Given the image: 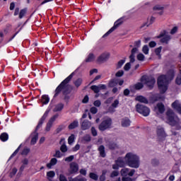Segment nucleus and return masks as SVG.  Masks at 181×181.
Returning <instances> with one entry per match:
<instances>
[{
  "mask_svg": "<svg viewBox=\"0 0 181 181\" xmlns=\"http://www.w3.org/2000/svg\"><path fill=\"white\" fill-rule=\"evenodd\" d=\"M64 108V105L63 103H59L55 105L54 108L53 109L54 112H59V111H62Z\"/></svg>",
  "mask_w": 181,
  "mask_h": 181,
  "instance_id": "393cba45",
  "label": "nucleus"
},
{
  "mask_svg": "<svg viewBox=\"0 0 181 181\" xmlns=\"http://www.w3.org/2000/svg\"><path fill=\"white\" fill-rule=\"evenodd\" d=\"M175 83L176 84H177L178 86H180L181 84V76H178L175 80Z\"/></svg>",
  "mask_w": 181,
  "mask_h": 181,
  "instance_id": "e2e57ef3",
  "label": "nucleus"
},
{
  "mask_svg": "<svg viewBox=\"0 0 181 181\" xmlns=\"http://www.w3.org/2000/svg\"><path fill=\"white\" fill-rule=\"evenodd\" d=\"M118 175H119V173H118V171H113V172L110 174V177H117V176H118Z\"/></svg>",
  "mask_w": 181,
  "mask_h": 181,
  "instance_id": "680f3d73",
  "label": "nucleus"
},
{
  "mask_svg": "<svg viewBox=\"0 0 181 181\" xmlns=\"http://www.w3.org/2000/svg\"><path fill=\"white\" fill-rule=\"evenodd\" d=\"M63 129H64V126H63V125L59 126L56 129L57 134H60V132H62V131H63Z\"/></svg>",
  "mask_w": 181,
  "mask_h": 181,
  "instance_id": "603ef678",
  "label": "nucleus"
},
{
  "mask_svg": "<svg viewBox=\"0 0 181 181\" xmlns=\"http://www.w3.org/2000/svg\"><path fill=\"white\" fill-rule=\"evenodd\" d=\"M108 59H110V53L104 52L98 57V62L99 63H105Z\"/></svg>",
  "mask_w": 181,
  "mask_h": 181,
  "instance_id": "ddd939ff",
  "label": "nucleus"
},
{
  "mask_svg": "<svg viewBox=\"0 0 181 181\" xmlns=\"http://www.w3.org/2000/svg\"><path fill=\"white\" fill-rule=\"evenodd\" d=\"M112 124V120L111 118H107L101 122L98 128L100 131H105V129H108V128L111 127Z\"/></svg>",
  "mask_w": 181,
  "mask_h": 181,
  "instance_id": "6e6552de",
  "label": "nucleus"
},
{
  "mask_svg": "<svg viewBox=\"0 0 181 181\" xmlns=\"http://www.w3.org/2000/svg\"><path fill=\"white\" fill-rule=\"evenodd\" d=\"M179 28L177 26H175L170 32V35H175L178 30Z\"/></svg>",
  "mask_w": 181,
  "mask_h": 181,
  "instance_id": "864d4df0",
  "label": "nucleus"
},
{
  "mask_svg": "<svg viewBox=\"0 0 181 181\" xmlns=\"http://www.w3.org/2000/svg\"><path fill=\"white\" fill-rule=\"evenodd\" d=\"M142 52L144 53V54H148L149 53V47H148V45H144L142 48Z\"/></svg>",
  "mask_w": 181,
  "mask_h": 181,
  "instance_id": "a19ab883",
  "label": "nucleus"
},
{
  "mask_svg": "<svg viewBox=\"0 0 181 181\" xmlns=\"http://www.w3.org/2000/svg\"><path fill=\"white\" fill-rule=\"evenodd\" d=\"M90 131L93 136H97V129L95 127H92Z\"/></svg>",
  "mask_w": 181,
  "mask_h": 181,
  "instance_id": "052dcab7",
  "label": "nucleus"
},
{
  "mask_svg": "<svg viewBox=\"0 0 181 181\" xmlns=\"http://www.w3.org/2000/svg\"><path fill=\"white\" fill-rule=\"evenodd\" d=\"M136 100L139 103H143L144 104H148V99L142 95L136 97Z\"/></svg>",
  "mask_w": 181,
  "mask_h": 181,
  "instance_id": "b1692460",
  "label": "nucleus"
},
{
  "mask_svg": "<svg viewBox=\"0 0 181 181\" xmlns=\"http://www.w3.org/2000/svg\"><path fill=\"white\" fill-rule=\"evenodd\" d=\"M21 163L23 165L20 168V172H23L24 169L29 165V160L28 158H24L22 160Z\"/></svg>",
  "mask_w": 181,
  "mask_h": 181,
  "instance_id": "412c9836",
  "label": "nucleus"
},
{
  "mask_svg": "<svg viewBox=\"0 0 181 181\" xmlns=\"http://www.w3.org/2000/svg\"><path fill=\"white\" fill-rule=\"evenodd\" d=\"M74 142V134H71L68 139V144L71 145Z\"/></svg>",
  "mask_w": 181,
  "mask_h": 181,
  "instance_id": "c03bdc74",
  "label": "nucleus"
},
{
  "mask_svg": "<svg viewBox=\"0 0 181 181\" xmlns=\"http://www.w3.org/2000/svg\"><path fill=\"white\" fill-rule=\"evenodd\" d=\"M54 158H62V153L60 152V151L57 150L55 152V154H54L53 156Z\"/></svg>",
  "mask_w": 181,
  "mask_h": 181,
  "instance_id": "6e6d98bb",
  "label": "nucleus"
},
{
  "mask_svg": "<svg viewBox=\"0 0 181 181\" xmlns=\"http://www.w3.org/2000/svg\"><path fill=\"white\" fill-rule=\"evenodd\" d=\"M90 141H91V136H90L89 134L85 135L81 140V142H83V144H87V142H90Z\"/></svg>",
  "mask_w": 181,
  "mask_h": 181,
  "instance_id": "cd10ccee",
  "label": "nucleus"
},
{
  "mask_svg": "<svg viewBox=\"0 0 181 181\" xmlns=\"http://www.w3.org/2000/svg\"><path fill=\"white\" fill-rule=\"evenodd\" d=\"M153 22H155V17L151 16L150 18L147 19V22L142 24L141 28L142 29V28H145V26H150V25H152Z\"/></svg>",
  "mask_w": 181,
  "mask_h": 181,
  "instance_id": "f3484780",
  "label": "nucleus"
},
{
  "mask_svg": "<svg viewBox=\"0 0 181 181\" xmlns=\"http://www.w3.org/2000/svg\"><path fill=\"white\" fill-rule=\"evenodd\" d=\"M94 59H95V57L93 54H90L86 59V62L87 63H90L91 62H94Z\"/></svg>",
  "mask_w": 181,
  "mask_h": 181,
  "instance_id": "c9c22d12",
  "label": "nucleus"
},
{
  "mask_svg": "<svg viewBox=\"0 0 181 181\" xmlns=\"http://www.w3.org/2000/svg\"><path fill=\"white\" fill-rule=\"evenodd\" d=\"M163 6H159V5H156L153 7L154 11H163Z\"/></svg>",
  "mask_w": 181,
  "mask_h": 181,
  "instance_id": "13d9d810",
  "label": "nucleus"
},
{
  "mask_svg": "<svg viewBox=\"0 0 181 181\" xmlns=\"http://www.w3.org/2000/svg\"><path fill=\"white\" fill-rule=\"evenodd\" d=\"M126 165L129 168L138 169L139 168V156L135 153L129 152L124 156Z\"/></svg>",
  "mask_w": 181,
  "mask_h": 181,
  "instance_id": "f03ea898",
  "label": "nucleus"
},
{
  "mask_svg": "<svg viewBox=\"0 0 181 181\" xmlns=\"http://www.w3.org/2000/svg\"><path fill=\"white\" fill-rule=\"evenodd\" d=\"M141 83H143V84H146L148 88H153V86H155L156 80H155V78L152 76H144L141 77Z\"/></svg>",
  "mask_w": 181,
  "mask_h": 181,
  "instance_id": "423d86ee",
  "label": "nucleus"
},
{
  "mask_svg": "<svg viewBox=\"0 0 181 181\" xmlns=\"http://www.w3.org/2000/svg\"><path fill=\"white\" fill-rule=\"evenodd\" d=\"M136 90H141V88H144V83H138L135 85Z\"/></svg>",
  "mask_w": 181,
  "mask_h": 181,
  "instance_id": "8fccbe9b",
  "label": "nucleus"
},
{
  "mask_svg": "<svg viewBox=\"0 0 181 181\" xmlns=\"http://www.w3.org/2000/svg\"><path fill=\"white\" fill-rule=\"evenodd\" d=\"M172 107L174 108V110H176V111L179 112L181 110V103L179 102V100H175L172 103Z\"/></svg>",
  "mask_w": 181,
  "mask_h": 181,
  "instance_id": "6ab92c4d",
  "label": "nucleus"
},
{
  "mask_svg": "<svg viewBox=\"0 0 181 181\" xmlns=\"http://www.w3.org/2000/svg\"><path fill=\"white\" fill-rule=\"evenodd\" d=\"M107 147L109 148V149H112V150L118 149V144L114 142H110L107 144Z\"/></svg>",
  "mask_w": 181,
  "mask_h": 181,
  "instance_id": "c756f323",
  "label": "nucleus"
},
{
  "mask_svg": "<svg viewBox=\"0 0 181 181\" xmlns=\"http://www.w3.org/2000/svg\"><path fill=\"white\" fill-rule=\"evenodd\" d=\"M82 83H83V79L81 78H78L74 81V84L75 87H76V88H78V87L81 86Z\"/></svg>",
  "mask_w": 181,
  "mask_h": 181,
  "instance_id": "c85d7f7f",
  "label": "nucleus"
},
{
  "mask_svg": "<svg viewBox=\"0 0 181 181\" xmlns=\"http://www.w3.org/2000/svg\"><path fill=\"white\" fill-rule=\"evenodd\" d=\"M175 77V71L170 69L168 71L167 75H161L158 76L157 83L160 93H163L168 90V84L169 81H172Z\"/></svg>",
  "mask_w": 181,
  "mask_h": 181,
  "instance_id": "f257e3e1",
  "label": "nucleus"
},
{
  "mask_svg": "<svg viewBox=\"0 0 181 181\" xmlns=\"http://www.w3.org/2000/svg\"><path fill=\"white\" fill-rule=\"evenodd\" d=\"M129 63H134L135 62V55H130L129 56Z\"/></svg>",
  "mask_w": 181,
  "mask_h": 181,
  "instance_id": "774afa93",
  "label": "nucleus"
},
{
  "mask_svg": "<svg viewBox=\"0 0 181 181\" xmlns=\"http://www.w3.org/2000/svg\"><path fill=\"white\" fill-rule=\"evenodd\" d=\"M129 172V169L128 168H122L120 171L122 176H128Z\"/></svg>",
  "mask_w": 181,
  "mask_h": 181,
  "instance_id": "72a5a7b5",
  "label": "nucleus"
},
{
  "mask_svg": "<svg viewBox=\"0 0 181 181\" xmlns=\"http://www.w3.org/2000/svg\"><path fill=\"white\" fill-rule=\"evenodd\" d=\"M42 104H48L49 101H50V99L49 98V96L44 95L42 96V100H41Z\"/></svg>",
  "mask_w": 181,
  "mask_h": 181,
  "instance_id": "7c9ffc66",
  "label": "nucleus"
},
{
  "mask_svg": "<svg viewBox=\"0 0 181 181\" xmlns=\"http://www.w3.org/2000/svg\"><path fill=\"white\" fill-rule=\"evenodd\" d=\"M137 59L139 60V62H144V60H145V55L142 53L139 54L137 55Z\"/></svg>",
  "mask_w": 181,
  "mask_h": 181,
  "instance_id": "79ce46f5",
  "label": "nucleus"
},
{
  "mask_svg": "<svg viewBox=\"0 0 181 181\" xmlns=\"http://www.w3.org/2000/svg\"><path fill=\"white\" fill-rule=\"evenodd\" d=\"M60 151H62L64 153L67 152V146L65 144H62L60 147Z\"/></svg>",
  "mask_w": 181,
  "mask_h": 181,
  "instance_id": "49530a36",
  "label": "nucleus"
},
{
  "mask_svg": "<svg viewBox=\"0 0 181 181\" xmlns=\"http://www.w3.org/2000/svg\"><path fill=\"white\" fill-rule=\"evenodd\" d=\"M59 180L60 181H67V178L64 175H59Z\"/></svg>",
  "mask_w": 181,
  "mask_h": 181,
  "instance_id": "338daca9",
  "label": "nucleus"
},
{
  "mask_svg": "<svg viewBox=\"0 0 181 181\" xmlns=\"http://www.w3.org/2000/svg\"><path fill=\"white\" fill-rule=\"evenodd\" d=\"M157 135L160 141H162V139H163V138L166 136V134L165 133V130H163V128L158 127Z\"/></svg>",
  "mask_w": 181,
  "mask_h": 181,
  "instance_id": "4468645a",
  "label": "nucleus"
},
{
  "mask_svg": "<svg viewBox=\"0 0 181 181\" xmlns=\"http://www.w3.org/2000/svg\"><path fill=\"white\" fill-rule=\"evenodd\" d=\"M48 115L49 110H47L40 119L37 126L36 127L35 131L31 134L30 145H35L36 142H37V139H39V134L36 132V131H37V129H40L42 127V125H43V122H45V119L47 118Z\"/></svg>",
  "mask_w": 181,
  "mask_h": 181,
  "instance_id": "20e7f679",
  "label": "nucleus"
},
{
  "mask_svg": "<svg viewBox=\"0 0 181 181\" xmlns=\"http://www.w3.org/2000/svg\"><path fill=\"white\" fill-rule=\"evenodd\" d=\"M160 52H162V47H159L155 49V53L159 59H160Z\"/></svg>",
  "mask_w": 181,
  "mask_h": 181,
  "instance_id": "58836bf2",
  "label": "nucleus"
},
{
  "mask_svg": "<svg viewBox=\"0 0 181 181\" xmlns=\"http://www.w3.org/2000/svg\"><path fill=\"white\" fill-rule=\"evenodd\" d=\"M158 37V38L161 37V39L160 40V42H161V43H165V45H168V43H169V40L172 39L170 35L166 34V31H163V33H160Z\"/></svg>",
  "mask_w": 181,
  "mask_h": 181,
  "instance_id": "9b49d317",
  "label": "nucleus"
},
{
  "mask_svg": "<svg viewBox=\"0 0 181 181\" xmlns=\"http://www.w3.org/2000/svg\"><path fill=\"white\" fill-rule=\"evenodd\" d=\"M18 172V169L16 168H14L12 169V171L10 173V177H13L15 175H16V173Z\"/></svg>",
  "mask_w": 181,
  "mask_h": 181,
  "instance_id": "09e8293b",
  "label": "nucleus"
},
{
  "mask_svg": "<svg viewBox=\"0 0 181 181\" xmlns=\"http://www.w3.org/2000/svg\"><path fill=\"white\" fill-rule=\"evenodd\" d=\"M73 78V74L69 75L64 81H63L61 84L55 90V95L54 97H56L59 93H60L62 90L64 94H70L71 93V90H73V87L67 84L70 80Z\"/></svg>",
  "mask_w": 181,
  "mask_h": 181,
  "instance_id": "7ed1b4c3",
  "label": "nucleus"
},
{
  "mask_svg": "<svg viewBox=\"0 0 181 181\" xmlns=\"http://www.w3.org/2000/svg\"><path fill=\"white\" fill-rule=\"evenodd\" d=\"M90 90L94 91L95 94H98V93H100V88L98 87V86L93 85L90 86Z\"/></svg>",
  "mask_w": 181,
  "mask_h": 181,
  "instance_id": "473e14b6",
  "label": "nucleus"
},
{
  "mask_svg": "<svg viewBox=\"0 0 181 181\" xmlns=\"http://www.w3.org/2000/svg\"><path fill=\"white\" fill-rule=\"evenodd\" d=\"M8 134H6V133H2L0 135V139L3 142H6V141H8Z\"/></svg>",
  "mask_w": 181,
  "mask_h": 181,
  "instance_id": "2f4dec72",
  "label": "nucleus"
},
{
  "mask_svg": "<svg viewBox=\"0 0 181 181\" xmlns=\"http://www.w3.org/2000/svg\"><path fill=\"white\" fill-rule=\"evenodd\" d=\"M98 151L101 158H105V156H106L105 147L103 145L100 146L98 148Z\"/></svg>",
  "mask_w": 181,
  "mask_h": 181,
  "instance_id": "aec40b11",
  "label": "nucleus"
},
{
  "mask_svg": "<svg viewBox=\"0 0 181 181\" xmlns=\"http://www.w3.org/2000/svg\"><path fill=\"white\" fill-rule=\"evenodd\" d=\"M74 159V156H70L65 158V162H71Z\"/></svg>",
  "mask_w": 181,
  "mask_h": 181,
  "instance_id": "bf43d9fd",
  "label": "nucleus"
},
{
  "mask_svg": "<svg viewBox=\"0 0 181 181\" xmlns=\"http://www.w3.org/2000/svg\"><path fill=\"white\" fill-rule=\"evenodd\" d=\"M116 163H117L119 168H124V166H125V165L127 164L125 160H124V158L121 157L117 158V160H116Z\"/></svg>",
  "mask_w": 181,
  "mask_h": 181,
  "instance_id": "5701e85b",
  "label": "nucleus"
},
{
  "mask_svg": "<svg viewBox=\"0 0 181 181\" xmlns=\"http://www.w3.org/2000/svg\"><path fill=\"white\" fill-rule=\"evenodd\" d=\"M75 181H87V179L81 175H78L76 177Z\"/></svg>",
  "mask_w": 181,
  "mask_h": 181,
  "instance_id": "37998d69",
  "label": "nucleus"
},
{
  "mask_svg": "<svg viewBox=\"0 0 181 181\" xmlns=\"http://www.w3.org/2000/svg\"><path fill=\"white\" fill-rule=\"evenodd\" d=\"M134 46L138 49V47H141V40H139L134 42Z\"/></svg>",
  "mask_w": 181,
  "mask_h": 181,
  "instance_id": "0e129e2a",
  "label": "nucleus"
},
{
  "mask_svg": "<svg viewBox=\"0 0 181 181\" xmlns=\"http://www.w3.org/2000/svg\"><path fill=\"white\" fill-rule=\"evenodd\" d=\"M131 69V62H128L124 66V70H125V71H128Z\"/></svg>",
  "mask_w": 181,
  "mask_h": 181,
  "instance_id": "de8ad7c7",
  "label": "nucleus"
},
{
  "mask_svg": "<svg viewBox=\"0 0 181 181\" xmlns=\"http://www.w3.org/2000/svg\"><path fill=\"white\" fill-rule=\"evenodd\" d=\"M77 127H78V121L74 120L69 125L68 128L69 129H74L75 128H77Z\"/></svg>",
  "mask_w": 181,
  "mask_h": 181,
  "instance_id": "a878e982",
  "label": "nucleus"
},
{
  "mask_svg": "<svg viewBox=\"0 0 181 181\" xmlns=\"http://www.w3.org/2000/svg\"><path fill=\"white\" fill-rule=\"evenodd\" d=\"M118 84V81L117 79H112L110 81L109 83V86L110 87H115Z\"/></svg>",
  "mask_w": 181,
  "mask_h": 181,
  "instance_id": "e433bc0d",
  "label": "nucleus"
},
{
  "mask_svg": "<svg viewBox=\"0 0 181 181\" xmlns=\"http://www.w3.org/2000/svg\"><path fill=\"white\" fill-rule=\"evenodd\" d=\"M124 76V71L119 70L115 74V77H122Z\"/></svg>",
  "mask_w": 181,
  "mask_h": 181,
  "instance_id": "3c124183",
  "label": "nucleus"
},
{
  "mask_svg": "<svg viewBox=\"0 0 181 181\" xmlns=\"http://www.w3.org/2000/svg\"><path fill=\"white\" fill-rule=\"evenodd\" d=\"M89 177L93 179V180H98V175L94 173H90L89 174Z\"/></svg>",
  "mask_w": 181,
  "mask_h": 181,
  "instance_id": "4c0bfd02",
  "label": "nucleus"
},
{
  "mask_svg": "<svg viewBox=\"0 0 181 181\" xmlns=\"http://www.w3.org/2000/svg\"><path fill=\"white\" fill-rule=\"evenodd\" d=\"M93 105H95V107H100V105H101V101H100V100H95V101L93 103Z\"/></svg>",
  "mask_w": 181,
  "mask_h": 181,
  "instance_id": "69168bd1",
  "label": "nucleus"
},
{
  "mask_svg": "<svg viewBox=\"0 0 181 181\" xmlns=\"http://www.w3.org/2000/svg\"><path fill=\"white\" fill-rule=\"evenodd\" d=\"M131 125V120L128 117H124L122 119V127L127 128Z\"/></svg>",
  "mask_w": 181,
  "mask_h": 181,
  "instance_id": "a211bd4d",
  "label": "nucleus"
},
{
  "mask_svg": "<svg viewBox=\"0 0 181 181\" xmlns=\"http://www.w3.org/2000/svg\"><path fill=\"white\" fill-rule=\"evenodd\" d=\"M119 104V100H115V101H114V103L112 104V107H113V108H117V107H118V105Z\"/></svg>",
  "mask_w": 181,
  "mask_h": 181,
  "instance_id": "4d7b16f0",
  "label": "nucleus"
},
{
  "mask_svg": "<svg viewBox=\"0 0 181 181\" xmlns=\"http://www.w3.org/2000/svg\"><path fill=\"white\" fill-rule=\"evenodd\" d=\"M90 127H91V122H89L88 120H84L81 124V129H83V131L89 129V128Z\"/></svg>",
  "mask_w": 181,
  "mask_h": 181,
  "instance_id": "2eb2a0df",
  "label": "nucleus"
},
{
  "mask_svg": "<svg viewBox=\"0 0 181 181\" xmlns=\"http://www.w3.org/2000/svg\"><path fill=\"white\" fill-rule=\"evenodd\" d=\"M57 158H53L50 160L49 163L47 164V168L48 169H52V166H54V165H57Z\"/></svg>",
  "mask_w": 181,
  "mask_h": 181,
  "instance_id": "4be33fe9",
  "label": "nucleus"
},
{
  "mask_svg": "<svg viewBox=\"0 0 181 181\" xmlns=\"http://www.w3.org/2000/svg\"><path fill=\"white\" fill-rule=\"evenodd\" d=\"M25 14H26V9L24 8L21 10L19 13V18L22 19V18H23V16H25Z\"/></svg>",
  "mask_w": 181,
  "mask_h": 181,
  "instance_id": "a18cd8bd",
  "label": "nucleus"
},
{
  "mask_svg": "<svg viewBox=\"0 0 181 181\" xmlns=\"http://www.w3.org/2000/svg\"><path fill=\"white\" fill-rule=\"evenodd\" d=\"M69 175H74L78 172V164L75 162H72L69 165Z\"/></svg>",
  "mask_w": 181,
  "mask_h": 181,
  "instance_id": "f8f14e48",
  "label": "nucleus"
},
{
  "mask_svg": "<svg viewBox=\"0 0 181 181\" xmlns=\"http://www.w3.org/2000/svg\"><path fill=\"white\" fill-rule=\"evenodd\" d=\"M167 115V119L169 124H170L172 127H175V125H177V124H179V117L176 115H175V112H173V110H168L166 112Z\"/></svg>",
  "mask_w": 181,
  "mask_h": 181,
  "instance_id": "39448f33",
  "label": "nucleus"
},
{
  "mask_svg": "<svg viewBox=\"0 0 181 181\" xmlns=\"http://www.w3.org/2000/svg\"><path fill=\"white\" fill-rule=\"evenodd\" d=\"M155 110L156 112H160V114H163L165 112V105L162 103H158L155 107Z\"/></svg>",
  "mask_w": 181,
  "mask_h": 181,
  "instance_id": "dca6fc26",
  "label": "nucleus"
},
{
  "mask_svg": "<svg viewBox=\"0 0 181 181\" xmlns=\"http://www.w3.org/2000/svg\"><path fill=\"white\" fill-rule=\"evenodd\" d=\"M90 111L91 112V114H97V112H98V109H97V107H92L90 109Z\"/></svg>",
  "mask_w": 181,
  "mask_h": 181,
  "instance_id": "5fc2aeb1",
  "label": "nucleus"
},
{
  "mask_svg": "<svg viewBox=\"0 0 181 181\" xmlns=\"http://www.w3.org/2000/svg\"><path fill=\"white\" fill-rule=\"evenodd\" d=\"M124 21H122V19H119L117 20L114 26L112 28H111L104 35L103 37H107V36H108L109 35H110V33H112V32H114V30H115V29H117V28H119V26H121V25H122V23Z\"/></svg>",
  "mask_w": 181,
  "mask_h": 181,
  "instance_id": "9d476101",
  "label": "nucleus"
},
{
  "mask_svg": "<svg viewBox=\"0 0 181 181\" xmlns=\"http://www.w3.org/2000/svg\"><path fill=\"white\" fill-rule=\"evenodd\" d=\"M56 176V173L54 171H49L47 173V179L48 180L52 181V179Z\"/></svg>",
  "mask_w": 181,
  "mask_h": 181,
  "instance_id": "bb28decb",
  "label": "nucleus"
},
{
  "mask_svg": "<svg viewBox=\"0 0 181 181\" xmlns=\"http://www.w3.org/2000/svg\"><path fill=\"white\" fill-rule=\"evenodd\" d=\"M59 118V114H56L53 115L47 123L46 127H45V132H50V129H52V127H53V124L54 123V121Z\"/></svg>",
  "mask_w": 181,
  "mask_h": 181,
  "instance_id": "1a4fd4ad",
  "label": "nucleus"
},
{
  "mask_svg": "<svg viewBox=\"0 0 181 181\" xmlns=\"http://www.w3.org/2000/svg\"><path fill=\"white\" fill-rule=\"evenodd\" d=\"M125 63V59H121L119 60L117 64V66L116 69L118 70L119 69H121V67H122V66L124 65V64Z\"/></svg>",
  "mask_w": 181,
  "mask_h": 181,
  "instance_id": "f704fd0d",
  "label": "nucleus"
},
{
  "mask_svg": "<svg viewBox=\"0 0 181 181\" xmlns=\"http://www.w3.org/2000/svg\"><path fill=\"white\" fill-rule=\"evenodd\" d=\"M136 110L137 112L141 114V115H144V117H148L151 112V110H149L148 107L141 104H137L136 105Z\"/></svg>",
  "mask_w": 181,
  "mask_h": 181,
  "instance_id": "0eeeda50",
  "label": "nucleus"
},
{
  "mask_svg": "<svg viewBox=\"0 0 181 181\" xmlns=\"http://www.w3.org/2000/svg\"><path fill=\"white\" fill-rule=\"evenodd\" d=\"M29 152H30V148L25 147L23 150L21 155H24L25 156H26V155H28V153H29Z\"/></svg>",
  "mask_w": 181,
  "mask_h": 181,
  "instance_id": "ea45409f",
  "label": "nucleus"
}]
</instances>
